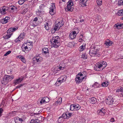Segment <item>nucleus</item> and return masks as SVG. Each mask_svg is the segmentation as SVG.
Returning <instances> with one entry per match:
<instances>
[{
  "instance_id": "obj_1",
  "label": "nucleus",
  "mask_w": 123,
  "mask_h": 123,
  "mask_svg": "<svg viewBox=\"0 0 123 123\" xmlns=\"http://www.w3.org/2000/svg\"><path fill=\"white\" fill-rule=\"evenodd\" d=\"M87 75L86 72H81L79 73L76 75L75 79V81L77 84L80 83L84 80L86 78V75Z\"/></svg>"
},
{
  "instance_id": "obj_2",
  "label": "nucleus",
  "mask_w": 123,
  "mask_h": 123,
  "mask_svg": "<svg viewBox=\"0 0 123 123\" xmlns=\"http://www.w3.org/2000/svg\"><path fill=\"white\" fill-rule=\"evenodd\" d=\"M60 38L58 36L53 37L50 40L52 46L55 48L58 47L60 44Z\"/></svg>"
},
{
  "instance_id": "obj_3",
  "label": "nucleus",
  "mask_w": 123,
  "mask_h": 123,
  "mask_svg": "<svg viewBox=\"0 0 123 123\" xmlns=\"http://www.w3.org/2000/svg\"><path fill=\"white\" fill-rule=\"evenodd\" d=\"M14 78V76L13 74L10 75H5L3 78L2 83L4 85H6L13 79Z\"/></svg>"
},
{
  "instance_id": "obj_4",
  "label": "nucleus",
  "mask_w": 123,
  "mask_h": 123,
  "mask_svg": "<svg viewBox=\"0 0 123 123\" xmlns=\"http://www.w3.org/2000/svg\"><path fill=\"white\" fill-rule=\"evenodd\" d=\"M98 49L96 48V47H91L90 48L89 54L91 56L97 57L100 55L98 53Z\"/></svg>"
},
{
  "instance_id": "obj_5",
  "label": "nucleus",
  "mask_w": 123,
  "mask_h": 123,
  "mask_svg": "<svg viewBox=\"0 0 123 123\" xmlns=\"http://www.w3.org/2000/svg\"><path fill=\"white\" fill-rule=\"evenodd\" d=\"M40 103L41 104L44 103H46L49 102V98L48 97H41L39 99Z\"/></svg>"
},
{
  "instance_id": "obj_6",
  "label": "nucleus",
  "mask_w": 123,
  "mask_h": 123,
  "mask_svg": "<svg viewBox=\"0 0 123 123\" xmlns=\"http://www.w3.org/2000/svg\"><path fill=\"white\" fill-rule=\"evenodd\" d=\"M25 119L24 116L22 117L21 118L17 117L14 118V120L15 123H22Z\"/></svg>"
},
{
  "instance_id": "obj_7",
  "label": "nucleus",
  "mask_w": 123,
  "mask_h": 123,
  "mask_svg": "<svg viewBox=\"0 0 123 123\" xmlns=\"http://www.w3.org/2000/svg\"><path fill=\"white\" fill-rule=\"evenodd\" d=\"M33 60L35 63H39L42 61L43 58L40 56L38 55L34 57L33 58Z\"/></svg>"
},
{
  "instance_id": "obj_8",
  "label": "nucleus",
  "mask_w": 123,
  "mask_h": 123,
  "mask_svg": "<svg viewBox=\"0 0 123 123\" xmlns=\"http://www.w3.org/2000/svg\"><path fill=\"white\" fill-rule=\"evenodd\" d=\"M52 23L50 21H47L44 23V28L47 31L49 30L50 26L51 25Z\"/></svg>"
},
{
  "instance_id": "obj_9",
  "label": "nucleus",
  "mask_w": 123,
  "mask_h": 123,
  "mask_svg": "<svg viewBox=\"0 0 123 123\" xmlns=\"http://www.w3.org/2000/svg\"><path fill=\"white\" fill-rule=\"evenodd\" d=\"M80 108V106L78 105H72L70 106V110L72 111L78 110Z\"/></svg>"
},
{
  "instance_id": "obj_10",
  "label": "nucleus",
  "mask_w": 123,
  "mask_h": 123,
  "mask_svg": "<svg viewBox=\"0 0 123 123\" xmlns=\"http://www.w3.org/2000/svg\"><path fill=\"white\" fill-rule=\"evenodd\" d=\"M42 118V116H40L35 120H31L30 123H39L41 122Z\"/></svg>"
},
{
  "instance_id": "obj_11",
  "label": "nucleus",
  "mask_w": 123,
  "mask_h": 123,
  "mask_svg": "<svg viewBox=\"0 0 123 123\" xmlns=\"http://www.w3.org/2000/svg\"><path fill=\"white\" fill-rule=\"evenodd\" d=\"M73 114L72 113L67 112L63 113L62 116L64 119H68L71 116H73Z\"/></svg>"
},
{
  "instance_id": "obj_12",
  "label": "nucleus",
  "mask_w": 123,
  "mask_h": 123,
  "mask_svg": "<svg viewBox=\"0 0 123 123\" xmlns=\"http://www.w3.org/2000/svg\"><path fill=\"white\" fill-rule=\"evenodd\" d=\"M94 69L97 71H102L103 69H102V65L100 63L96 64L94 66Z\"/></svg>"
},
{
  "instance_id": "obj_13",
  "label": "nucleus",
  "mask_w": 123,
  "mask_h": 123,
  "mask_svg": "<svg viewBox=\"0 0 123 123\" xmlns=\"http://www.w3.org/2000/svg\"><path fill=\"white\" fill-rule=\"evenodd\" d=\"M42 52L47 57H48L49 56V52L48 51V48L44 47L43 49Z\"/></svg>"
},
{
  "instance_id": "obj_14",
  "label": "nucleus",
  "mask_w": 123,
  "mask_h": 123,
  "mask_svg": "<svg viewBox=\"0 0 123 123\" xmlns=\"http://www.w3.org/2000/svg\"><path fill=\"white\" fill-rule=\"evenodd\" d=\"M113 98L111 96H108L106 100L107 104L109 105H111L112 101L113 99Z\"/></svg>"
},
{
  "instance_id": "obj_15",
  "label": "nucleus",
  "mask_w": 123,
  "mask_h": 123,
  "mask_svg": "<svg viewBox=\"0 0 123 123\" xmlns=\"http://www.w3.org/2000/svg\"><path fill=\"white\" fill-rule=\"evenodd\" d=\"M105 109H98L97 110V113L98 114L101 116H104L105 113Z\"/></svg>"
},
{
  "instance_id": "obj_16",
  "label": "nucleus",
  "mask_w": 123,
  "mask_h": 123,
  "mask_svg": "<svg viewBox=\"0 0 123 123\" xmlns=\"http://www.w3.org/2000/svg\"><path fill=\"white\" fill-rule=\"evenodd\" d=\"M7 7L4 6L0 8V12L1 13V14L4 15L6 14V11L7 10Z\"/></svg>"
},
{
  "instance_id": "obj_17",
  "label": "nucleus",
  "mask_w": 123,
  "mask_h": 123,
  "mask_svg": "<svg viewBox=\"0 0 123 123\" xmlns=\"http://www.w3.org/2000/svg\"><path fill=\"white\" fill-rule=\"evenodd\" d=\"M77 35L73 31L69 34V38L70 39H74L76 37Z\"/></svg>"
},
{
  "instance_id": "obj_18",
  "label": "nucleus",
  "mask_w": 123,
  "mask_h": 123,
  "mask_svg": "<svg viewBox=\"0 0 123 123\" xmlns=\"http://www.w3.org/2000/svg\"><path fill=\"white\" fill-rule=\"evenodd\" d=\"M37 23L36 22L32 21L30 23L29 27L30 28L33 29L34 27L37 26Z\"/></svg>"
},
{
  "instance_id": "obj_19",
  "label": "nucleus",
  "mask_w": 123,
  "mask_h": 123,
  "mask_svg": "<svg viewBox=\"0 0 123 123\" xmlns=\"http://www.w3.org/2000/svg\"><path fill=\"white\" fill-rule=\"evenodd\" d=\"M67 79V76L65 75H64L61 76L58 79V80H59L61 83L65 81Z\"/></svg>"
},
{
  "instance_id": "obj_20",
  "label": "nucleus",
  "mask_w": 123,
  "mask_h": 123,
  "mask_svg": "<svg viewBox=\"0 0 123 123\" xmlns=\"http://www.w3.org/2000/svg\"><path fill=\"white\" fill-rule=\"evenodd\" d=\"M9 19L10 18L9 17H6L1 20V22L3 24H6L9 21Z\"/></svg>"
},
{
  "instance_id": "obj_21",
  "label": "nucleus",
  "mask_w": 123,
  "mask_h": 123,
  "mask_svg": "<svg viewBox=\"0 0 123 123\" xmlns=\"http://www.w3.org/2000/svg\"><path fill=\"white\" fill-rule=\"evenodd\" d=\"M23 80V78H19L18 79L14 80L13 83L16 85L20 83Z\"/></svg>"
},
{
  "instance_id": "obj_22",
  "label": "nucleus",
  "mask_w": 123,
  "mask_h": 123,
  "mask_svg": "<svg viewBox=\"0 0 123 123\" xmlns=\"http://www.w3.org/2000/svg\"><path fill=\"white\" fill-rule=\"evenodd\" d=\"M97 101V99L94 97H93L91 98V102L92 104H97L98 103Z\"/></svg>"
},
{
  "instance_id": "obj_23",
  "label": "nucleus",
  "mask_w": 123,
  "mask_h": 123,
  "mask_svg": "<svg viewBox=\"0 0 123 123\" xmlns=\"http://www.w3.org/2000/svg\"><path fill=\"white\" fill-rule=\"evenodd\" d=\"M111 103V107H113V106H116L118 104V102L117 101H116L114 98H113L112 100V101Z\"/></svg>"
},
{
  "instance_id": "obj_24",
  "label": "nucleus",
  "mask_w": 123,
  "mask_h": 123,
  "mask_svg": "<svg viewBox=\"0 0 123 123\" xmlns=\"http://www.w3.org/2000/svg\"><path fill=\"white\" fill-rule=\"evenodd\" d=\"M112 43V42L111 41H110L109 40H107L105 42L104 44L106 45L108 48L109 46L111 45Z\"/></svg>"
},
{
  "instance_id": "obj_25",
  "label": "nucleus",
  "mask_w": 123,
  "mask_h": 123,
  "mask_svg": "<svg viewBox=\"0 0 123 123\" xmlns=\"http://www.w3.org/2000/svg\"><path fill=\"white\" fill-rule=\"evenodd\" d=\"M57 24L59 26V27H62L64 24V22H63L62 20L59 21L57 20L56 21Z\"/></svg>"
},
{
  "instance_id": "obj_26",
  "label": "nucleus",
  "mask_w": 123,
  "mask_h": 123,
  "mask_svg": "<svg viewBox=\"0 0 123 123\" xmlns=\"http://www.w3.org/2000/svg\"><path fill=\"white\" fill-rule=\"evenodd\" d=\"M98 108L99 109H105V105L103 103H100L98 105Z\"/></svg>"
},
{
  "instance_id": "obj_27",
  "label": "nucleus",
  "mask_w": 123,
  "mask_h": 123,
  "mask_svg": "<svg viewBox=\"0 0 123 123\" xmlns=\"http://www.w3.org/2000/svg\"><path fill=\"white\" fill-rule=\"evenodd\" d=\"M67 7L66 8L65 10L66 11H70L72 12L73 11V6H68L67 5Z\"/></svg>"
},
{
  "instance_id": "obj_28",
  "label": "nucleus",
  "mask_w": 123,
  "mask_h": 123,
  "mask_svg": "<svg viewBox=\"0 0 123 123\" xmlns=\"http://www.w3.org/2000/svg\"><path fill=\"white\" fill-rule=\"evenodd\" d=\"M114 26H116L118 29H119L123 28V24H117L115 25Z\"/></svg>"
},
{
  "instance_id": "obj_29",
  "label": "nucleus",
  "mask_w": 123,
  "mask_h": 123,
  "mask_svg": "<svg viewBox=\"0 0 123 123\" xmlns=\"http://www.w3.org/2000/svg\"><path fill=\"white\" fill-rule=\"evenodd\" d=\"M62 99L61 98H60L55 103L54 105H56L58 104H60L62 103Z\"/></svg>"
},
{
  "instance_id": "obj_30",
  "label": "nucleus",
  "mask_w": 123,
  "mask_h": 123,
  "mask_svg": "<svg viewBox=\"0 0 123 123\" xmlns=\"http://www.w3.org/2000/svg\"><path fill=\"white\" fill-rule=\"evenodd\" d=\"M25 33L24 32H23L22 33H21L20 34L18 37V38H20V39H22L25 37Z\"/></svg>"
},
{
  "instance_id": "obj_31",
  "label": "nucleus",
  "mask_w": 123,
  "mask_h": 123,
  "mask_svg": "<svg viewBox=\"0 0 123 123\" xmlns=\"http://www.w3.org/2000/svg\"><path fill=\"white\" fill-rule=\"evenodd\" d=\"M117 15L119 16H122L123 15V10H118L117 13Z\"/></svg>"
},
{
  "instance_id": "obj_32",
  "label": "nucleus",
  "mask_w": 123,
  "mask_h": 123,
  "mask_svg": "<svg viewBox=\"0 0 123 123\" xmlns=\"http://www.w3.org/2000/svg\"><path fill=\"white\" fill-rule=\"evenodd\" d=\"M109 83V82L107 81L103 82L101 84L102 86L103 87H106L108 85Z\"/></svg>"
},
{
  "instance_id": "obj_33",
  "label": "nucleus",
  "mask_w": 123,
  "mask_h": 123,
  "mask_svg": "<svg viewBox=\"0 0 123 123\" xmlns=\"http://www.w3.org/2000/svg\"><path fill=\"white\" fill-rule=\"evenodd\" d=\"M123 92V88L121 87H119L116 91V94H118V92Z\"/></svg>"
},
{
  "instance_id": "obj_34",
  "label": "nucleus",
  "mask_w": 123,
  "mask_h": 123,
  "mask_svg": "<svg viewBox=\"0 0 123 123\" xmlns=\"http://www.w3.org/2000/svg\"><path fill=\"white\" fill-rule=\"evenodd\" d=\"M85 44L82 45L79 48V49L80 51H82L85 48Z\"/></svg>"
},
{
  "instance_id": "obj_35",
  "label": "nucleus",
  "mask_w": 123,
  "mask_h": 123,
  "mask_svg": "<svg viewBox=\"0 0 123 123\" xmlns=\"http://www.w3.org/2000/svg\"><path fill=\"white\" fill-rule=\"evenodd\" d=\"M92 87H93L95 88H96L97 87H99L100 86V85L98 84L97 82H95L94 84L92 85Z\"/></svg>"
},
{
  "instance_id": "obj_36",
  "label": "nucleus",
  "mask_w": 123,
  "mask_h": 123,
  "mask_svg": "<svg viewBox=\"0 0 123 123\" xmlns=\"http://www.w3.org/2000/svg\"><path fill=\"white\" fill-rule=\"evenodd\" d=\"M74 5L72 1L71 0L69 1L67 3V5L68 6H73Z\"/></svg>"
},
{
  "instance_id": "obj_37",
  "label": "nucleus",
  "mask_w": 123,
  "mask_h": 123,
  "mask_svg": "<svg viewBox=\"0 0 123 123\" xmlns=\"http://www.w3.org/2000/svg\"><path fill=\"white\" fill-rule=\"evenodd\" d=\"M100 63L102 65V67H103V68H102V69H104V68L107 65L106 63L104 61L102 62L101 63Z\"/></svg>"
},
{
  "instance_id": "obj_38",
  "label": "nucleus",
  "mask_w": 123,
  "mask_h": 123,
  "mask_svg": "<svg viewBox=\"0 0 123 123\" xmlns=\"http://www.w3.org/2000/svg\"><path fill=\"white\" fill-rule=\"evenodd\" d=\"M26 46L28 47V48H32L33 47L32 44V43H31L30 42H27L26 43Z\"/></svg>"
},
{
  "instance_id": "obj_39",
  "label": "nucleus",
  "mask_w": 123,
  "mask_h": 123,
  "mask_svg": "<svg viewBox=\"0 0 123 123\" xmlns=\"http://www.w3.org/2000/svg\"><path fill=\"white\" fill-rule=\"evenodd\" d=\"M26 46L28 47V48H32L33 47L32 44V43H31L30 42H27L26 43Z\"/></svg>"
},
{
  "instance_id": "obj_40",
  "label": "nucleus",
  "mask_w": 123,
  "mask_h": 123,
  "mask_svg": "<svg viewBox=\"0 0 123 123\" xmlns=\"http://www.w3.org/2000/svg\"><path fill=\"white\" fill-rule=\"evenodd\" d=\"M59 26L57 24H56L54 27V29L55 31L59 30Z\"/></svg>"
},
{
  "instance_id": "obj_41",
  "label": "nucleus",
  "mask_w": 123,
  "mask_h": 123,
  "mask_svg": "<svg viewBox=\"0 0 123 123\" xmlns=\"http://www.w3.org/2000/svg\"><path fill=\"white\" fill-rule=\"evenodd\" d=\"M63 118L62 117V116L61 117H60L58 119V122L59 123H61V122H62L64 121L63 119Z\"/></svg>"
},
{
  "instance_id": "obj_42",
  "label": "nucleus",
  "mask_w": 123,
  "mask_h": 123,
  "mask_svg": "<svg viewBox=\"0 0 123 123\" xmlns=\"http://www.w3.org/2000/svg\"><path fill=\"white\" fill-rule=\"evenodd\" d=\"M54 9L51 8L50 9L49 13L51 15H53L54 14Z\"/></svg>"
},
{
  "instance_id": "obj_43",
  "label": "nucleus",
  "mask_w": 123,
  "mask_h": 123,
  "mask_svg": "<svg viewBox=\"0 0 123 123\" xmlns=\"http://www.w3.org/2000/svg\"><path fill=\"white\" fill-rule=\"evenodd\" d=\"M96 2L98 5L101 6L102 5V0H97Z\"/></svg>"
},
{
  "instance_id": "obj_44",
  "label": "nucleus",
  "mask_w": 123,
  "mask_h": 123,
  "mask_svg": "<svg viewBox=\"0 0 123 123\" xmlns=\"http://www.w3.org/2000/svg\"><path fill=\"white\" fill-rule=\"evenodd\" d=\"M81 57L84 59H86L87 58V56L85 54H84L81 55Z\"/></svg>"
},
{
  "instance_id": "obj_45",
  "label": "nucleus",
  "mask_w": 123,
  "mask_h": 123,
  "mask_svg": "<svg viewBox=\"0 0 123 123\" xmlns=\"http://www.w3.org/2000/svg\"><path fill=\"white\" fill-rule=\"evenodd\" d=\"M61 83V82L57 80V81L55 83V85L56 86H58L60 85Z\"/></svg>"
},
{
  "instance_id": "obj_46",
  "label": "nucleus",
  "mask_w": 123,
  "mask_h": 123,
  "mask_svg": "<svg viewBox=\"0 0 123 123\" xmlns=\"http://www.w3.org/2000/svg\"><path fill=\"white\" fill-rule=\"evenodd\" d=\"M119 5H123V0H119L118 3Z\"/></svg>"
},
{
  "instance_id": "obj_47",
  "label": "nucleus",
  "mask_w": 123,
  "mask_h": 123,
  "mask_svg": "<svg viewBox=\"0 0 123 123\" xmlns=\"http://www.w3.org/2000/svg\"><path fill=\"white\" fill-rule=\"evenodd\" d=\"M88 1V0H81V1L82 3L85 6H86V2Z\"/></svg>"
},
{
  "instance_id": "obj_48",
  "label": "nucleus",
  "mask_w": 123,
  "mask_h": 123,
  "mask_svg": "<svg viewBox=\"0 0 123 123\" xmlns=\"http://www.w3.org/2000/svg\"><path fill=\"white\" fill-rule=\"evenodd\" d=\"M45 6L44 4H41L39 6L40 9L41 10H43Z\"/></svg>"
},
{
  "instance_id": "obj_49",
  "label": "nucleus",
  "mask_w": 123,
  "mask_h": 123,
  "mask_svg": "<svg viewBox=\"0 0 123 123\" xmlns=\"http://www.w3.org/2000/svg\"><path fill=\"white\" fill-rule=\"evenodd\" d=\"M25 1L23 0H19L18 1V3L19 5H22L23 4Z\"/></svg>"
},
{
  "instance_id": "obj_50",
  "label": "nucleus",
  "mask_w": 123,
  "mask_h": 123,
  "mask_svg": "<svg viewBox=\"0 0 123 123\" xmlns=\"http://www.w3.org/2000/svg\"><path fill=\"white\" fill-rule=\"evenodd\" d=\"M13 32L12 28H10L7 31V33H10L11 32Z\"/></svg>"
},
{
  "instance_id": "obj_51",
  "label": "nucleus",
  "mask_w": 123,
  "mask_h": 123,
  "mask_svg": "<svg viewBox=\"0 0 123 123\" xmlns=\"http://www.w3.org/2000/svg\"><path fill=\"white\" fill-rule=\"evenodd\" d=\"M73 31L77 35L79 32V30L78 28H77L76 29H75Z\"/></svg>"
},
{
  "instance_id": "obj_52",
  "label": "nucleus",
  "mask_w": 123,
  "mask_h": 123,
  "mask_svg": "<svg viewBox=\"0 0 123 123\" xmlns=\"http://www.w3.org/2000/svg\"><path fill=\"white\" fill-rule=\"evenodd\" d=\"M27 11V9L26 8H25L23 10V12H22V14H25L26 12Z\"/></svg>"
},
{
  "instance_id": "obj_53",
  "label": "nucleus",
  "mask_w": 123,
  "mask_h": 123,
  "mask_svg": "<svg viewBox=\"0 0 123 123\" xmlns=\"http://www.w3.org/2000/svg\"><path fill=\"white\" fill-rule=\"evenodd\" d=\"M24 85V84H20L19 85L17 86L16 87V89H18V88H19L21 87H22V86Z\"/></svg>"
},
{
  "instance_id": "obj_54",
  "label": "nucleus",
  "mask_w": 123,
  "mask_h": 123,
  "mask_svg": "<svg viewBox=\"0 0 123 123\" xmlns=\"http://www.w3.org/2000/svg\"><path fill=\"white\" fill-rule=\"evenodd\" d=\"M13 112L12 111H11L10 112H9L8 115V116L9 117H13Z\"/></svg>"
},
{
  "instance_id": "obj_55",
  "label": "nucleus",
  "mask_w": 123,
  "mask_h": 123,
  "mask_svg": "<svg viewBox=\"0 0 123 123\" xmlns=\"http://www.w3.org/2000/svg\"><path fill=\"white\" fill-rule=\"evenodd\" d=\"M11 51H8L4 54V56H6L7 55L10 54L11 53Z\"/></svg>"
},
{
  "instance_id": "obj_56",
  "label": "nucleus",
  "mask_w": 123,
  "mask_h": 123,
  "mask_svg": "<svg viewBox=\"0 0 123 123\" xmlns=\"http://www.w3.org/2000/svg\"><path fill=\"white\" fill-rule=\"evenodd\" d=\"M68 46L70 47H72L73 46V43L71 42L69 43L68 44Z\"/></svg>"
},
{
  "instance_id": "obj_57",
  "label": "nucleus",
  "mask_w": 123,
  "mask_h": 123,
  "mask_svg": "<svg viewBox=\"0 0 123 123\" xmlns=\"http://www.w3.org/2000/svg\"><path fill=\"white\" fill-rule=\"evenodd\" d=\"M51 7L50 8H52L55 9V4L54 3H53L51 6Z\"/></svg>"
},
{
  "instance_id": "obj_58",
  "label": "nucleus",
  "mask_w": 123,
  "mask_h": 123,
  "mask_svg": "<svg viewBox=\"0 0 123 123\" xmlns=\"http://www.w3.org/2000/svg\"><path fill=\"white\" fill-rule=\"evenodd\" d=\"M11 34H9L8 35H7L5 36L6 38H10L11 36L12 35Z\"/></svg>"
},
{
  "instance_id": "obj_59",
  "label": "nucleus",
  "mask_w": 123,
  "mask_h": 123,
  "mask_svg": "<svg viewBox=\"0 0 123 123\" xmlns=\"http://www.w3.org/2000/svg\"><path fill=\"white\" fill-rule=\"evenodd\" d=\"M20 38H18V37L15 40L14 42L15 43H17L18 41H20Z\"/></svg>"
},
{
  "instance_id": "obj_60",
  "label": "nucleus",
  "mask_w": 123,
  "mask_h": 123,
  "mask_svg": "<svg viewBox=\"0 0 123 123\" xmlns=\"http://www.w3.org/2000/svg\"><path fill=\"white\" fill-rule=\"evenodd\" d=\"M3 111V109L2 108H0V117L2 115V112Z\"/></svg>"
},
{
  "instance_id": "obj_61",
  "label": "nucleus",
  "mask_w": 123,
  "mask_h": 123,
  "mask_svg": "<svg viewBox=\"0 0 123 123\" xmlns=\"http://www.w3.org/2000/svg\"><path fill=\"white\" fill-rule=\"evenodd\" d=\"M22 59L21 60V61L23 62L24 63H25L26 62V61L25 60V59L24 57H22V58H21Z\"/></svg>"
},
{
  "instance_id": "obj_62",
  "label": "nucleus",
  "mask_w": 123,
  "mask_h": 123,
  "mask_svg": "<svg viewBox=\"0 0 123 123\" xmlns=\"http://www.w3.org/2000/svg\"><path fill=\"white\" fill-rule=\"evenodd\" d=\"M12 29L13 31H15L18 28L17 27H12Z\"/></svg>"
},
{
  "instance_id": "obj_63",
  "label": "nucleus",
  "mask_w": 123,
  "mask_h": 123,
  "mask_svg": "<svg viewBox=\"0 0 123 123\" xmlns=\"http://www.w3.org/2000/svg\"><path fill=\"white\" fill-rule=\"evenodd\" d=\"M64 69V68L62 67L61 66L60 67L58 68V71H59L61 70H63Z\"/></svg>"
},
{
  "instance_id": "obj_64",
  "label": "nucleus",
  "mask_w": 123,
  "mask_h": 123,
  "mask_svg": "<svg viewBox=\"0 0 123 123\" xmlns=\"http://www.w3.org/2000/svg\"><path fill=\"white\" fill-rule=\"evenodd\" d=\"M114 121H115V120H114V118H111V119H110V121L111 122H114Z\"/></svg>"
}]
</instances>
